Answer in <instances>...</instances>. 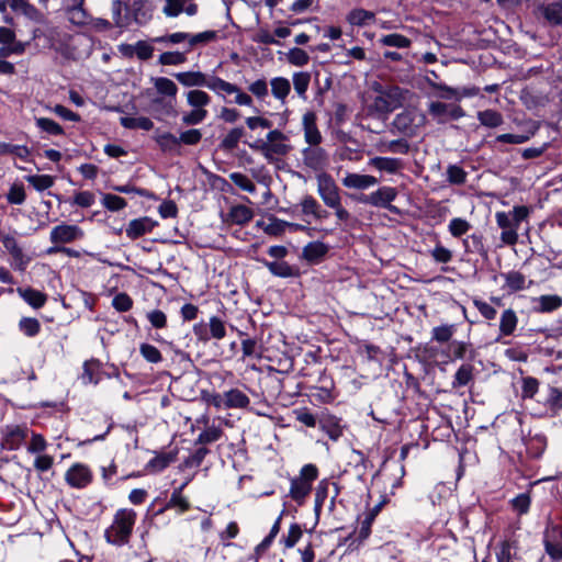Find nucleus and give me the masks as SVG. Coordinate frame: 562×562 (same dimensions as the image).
<instances>
[{"label": "nucleus", "instance_id": "nucleus-1", "mask_svg": "<svg viewBox=\"0 0 562 562\" xmlns=\"http://www.w3.org/2000/svg\"><path fill=\"white\" fill-rule=\"evenodd\" d=\"M378 94L367 106V119L381 121V127L386 126L390 113L402 106L403 91L396 86L376 89Z\"/></svg>", "mask_w": 562, "mask_h": 562}, {"label": "nucleus", "instance_id": "nucleus-2", "mask_svg": "<svg viewBox=\"0 0 562 562\" xmlns=\"http://www.w3.org/2000/svg\"><path fill=\"white\" fill-rule=\"evenodd\" d=\"M137 514L131 508L119 509L113 517L112 524L105 529V540L114 546L121 547L130 542L136 522Z\"/></svg>", "mask_w": 562, "mask_h": 562}, {"label": "nucleus", "instance_id": "nucleus-3", "mask_svg": "<svg viewBox=\"0 0 562 562\" xmlns=\"http://www.w3.org/2000/svg\"><path fill=\"white\" fill-rule=\"evenodd\" d=\"M529 216V209L525 205L514 206L510 212H497L495 220L502 228L501 240L509 246L518 241V229L520 224Z\"/></svg>", "mask_w": 562, "mask_h": 562}, {"label": "nucleus", "instance_id": "nucleus-4", "mask_svg": "<svg viewBox=\"0 0 562 562\" xmlns=\"http://www.w3.org/2000/svg\"><path fill=\"white\" fill-rule=\"evenodd\" d=\"M426 122L425 115L416 109H407L398 113L391 123L390 132L404 137H414Z\"/></svg>", "mask_w": 562, "mask_h": 562}, {"label": "nucleus", "instance_id": "nucleus-5", "mask_svg": "<svg viewBox=\"0 0 562 562\" xmlns=\"http://www.w3.org/2000/svg\"><path fill=\"white\" fill-rule=\"evenodd\" d=\"M317 476L318 469L316 465L312 463L305 464L301 469L299 476L291 479L289 496L299 505H302L306 497L310 495L312 491V484L317 479Z\"/></svg>", "mask_w": 562, "mask_h": 562}, {"label": "nucleus", "instance_id": "nucleus-6", "mask_svg": "<svg viewBox=\"0 0 562 562\" xmlns=\"http://www.w3.org/2000/svg\"><path fill=\"white\" fill-rule=\"evenodd\" d=\"M285 136L279 130L270 131L267 134V140H257L249 144V147L259 150L266 158H271L272 155H285L289 151V146L284 143Z\"/></svg>", "mask_w": 562, "mask_h": 562}, {"label": "nucleus", "instance_id": "nucleus-7", "mask_svg": "<svg viewBox=\"0 0 562 562\" xmlns=\"http://www.w3.org/2000/svg\"><path fill=\"white\" fill-rule=\"evenodd\" d=\"M209 89L217 94H235V103L238 105H252V98L248 93L241 91V89L236 85L225 81L220 77L211 76Z\"/></svg>", "mask_w": 562, "mask_h": 562}, {"label": "nucleus", "instance_id": "nucleus-8", "mask_svg": "<svg viewBox=\"0 0 562 562\" xmlns=\"http://www.w3.org/2000/svg\"><path fill=\"white\" fill-rule=\"evenodd\" d=\"M316 181L317 193L327 207L341 200L340 190L329 173H317Z\"/></svg>", "mask_w": 562, "mask_h": 562}, {"label": "nucleus", "instance_id": "nucleus-9", "mask_svg": "<svg viewBox=\"0 0 562 562\" xmlns=\"http://www.w3.org/2000/svg\"><path fill=\"white\" fill-rule=\"evenodd\" d=\"M302 156L304 165L318 173L325 172L324 170L329 165V156L327 151L318 145H311L304 148L302 150Z\"/></svg>", "mask_w": 562, "mask_h": 562}, {"label": "nucleus", "instance_id": "nucleus-10", "mask_svg": "<svg viewBox=\"0 0 562 562\" xmlns=\"http://www.w3.org/2000/svg\"><path fill=\"white\" fill-rule=\"evenodd\" d=\"M83 231L75 224L63 223L52 228L49 239L53 244H69L83 238Z\"/></svg>", "mask_w": 562, "mask_h": 562}, {"label": "nucleus", "instance_id": "nucleus-11", "mask_svg": "<svg viewBox=\"0 0 562 562\" xmlns=\"http://www.w3.org/2000/svg\"><path fill=\"white\" fill-rule=\"evenodd\" d=\"M0 240L5 250L12 256L14 268L24 271L30 262V258L23 252L16 238L10 234H1Z\"/></svg>", "mask_w": 562, "mask_h": 562}, {"label": "nucleus", "instance_id": "nucleus-12", "mask_svg": "<svg viewBox=\"0 0 562 562\" xmlns=\"http://www.w3.org/2000/svg\"><path fill=\"white\" fill-rule=\"evenodd\" d=\"M396 190L391 187H382L371 194L360 199L361 202L371 204L378 207L389 209L392 212H397V209L391 205V202L396 198Z\"/></svg>", "mask_w": 562, "mask_h": 562}, {"label": "nucleus", "instance_id": "nucleus-13", "mask_svg": "<svg viewBox=\"0 0 562 562\" xmlns=\"http://www.w3.org/2000/svg\"><path fill=\"white\" fill-rule=\"evenodd\" d=\"M65 480L70 486L82 488L91 482L92 473L87 465L76 463L66 472Z\"/></svg>", "mask_w": 562, "mask_h": 562}, {"label": "nucleus", "instance_id": "nucleus-14", "mask_svg": "<svg viewBox=\"0 0 562 562\" xmlns=\"http://www.w3.org/2000/svg\"><path fill=\"white\" fill-rule=\"evenodd\" d=\"M162 12L169 18L178 16L182 12L192 16L196 14L198 5L193 0H166Z\"/></svg>", "mask_w": 562, "mask_h": 562}, {"label": "nucleus", "instance_id": "nucleus-15", "mask_svg": "<svg viewBox=\"0 0 562 562\" xmlns=\"http://www.w3.org/2000/svg\"><path fill=\"white\" fill-rule=\"evenodd\" d=\"M156 226V222H154L151 218L144 216L140 218L132 220L127 227H126V236L134 240L142 236H144L147 233H150L154 227Z\"/></svg>", "mask_w": 562, "mask_h": 562}, {"label": "nucleus", "instance_id": "nucleus-16", "mask_svg": "<svg viewBox=\"0 0 562 562\" xmlns=\"http://www.w3.org/2000/svg\"><path fill=\"white\" fill-rule=\"evenodd\" d=\"M304 137L306 143L311 145H319L322 143V134L316 125V115L314 112H306L302 119Z\"/></svg>", "mask_w": 562, "mask_h": 562}, {"label": "nucleus", "instance_id": "nucleus-17", "mask_svg": "<svg viewBox=\"0 0 562 562\" xmlns=\"http://www.w3.org/2000/svg\"><path fill=\"white\" fill-rule=\"evenodd\" d=\"M26 436L27 428L20 426L10 427L2 439L1 446L7 450H16L22 446Z\"/></svg>", "mask_w": 562, "mask_h": 562}, {"label": "nucleus", "instance_id": "nucleus-18", "mask_svg": "<svg viewBox=\"0 0 562 562\" xmlns=\"http://www.w3.org/2000/svg\"><path fill=\"white\" fill-rule=\"evenodd\" d=\"M131 11L134 21L139 25H144L153 18L154 4L150 0H135L132 3Z\"/></svg>", "mask_w": 562, "mask_h": 562}, {"label": "nucleus", "instance_id": "nucleus-19", "mask_svg": "<svg viewBox=\"0 0 562 562\" xmlns=\"http://www.w3.org/2000/svg\"><path fill=\"white\" fill-rule=\"evenodd\" d=\"M329 247L323 241H311L302 249V258L310 263H319L327 255Z\"/></svg>", "mask_w": 562, "mask_h": 562}, {"label": "nucleus", "instance_id": "nucleus-20", "mask_svg": "<svg viewBox=\"0 0 562 562\" xmlns=\"http://www.w3.org/2000/svg\"><path fill=\"white\" fill-rule=\"evenodd\" d=\"M341 182L346 188L364 190L376 184L378 180L375 177L370 175L349 172L342 178Z\"/></svg>", "mask_w": 562, "mask_h": 562}, {"label": "nucleus", "instance_id": "nucleus-21", "mask_svg": "<svg viewBox=\"0 0 562 562\" xmlns=\"http://www.w3.org/2000/svg\"><path fill=\"white\" fill-rule=\"evenodd\" d=\"M176 79L184 87H206L209 88L211 76L201 71H184L175 75Z\"/></svg>", "mask_w": 562, "mask_h": 562}, {"label": "nucleus", "instance_id": "nucleus-22", "mask_svg": "<svg viewBox=\"0 0 562 562\" xmlns=\"http://www.w3.org/2000/svg\"><path fill=\"white\" fill-rule=\"evenodd\" d=\"M9 8L19 12L34 22H42L43 14L41 11L26 0H8Z\"/></svg>", "mask_w": 562, "mask_h": 562}, {"label": "nucleus", "instance_id": "nucleus-23", "mask_svg": "<svg viewBox=\"0 0 562 562\" xmlns=\"http://www.w3.org/2000/svg\"><path fill=\"white\" fill-rule=\"evenodd\" d=\"M533 302L537 304L533 308L538 313H551L562 306V297L557 294L541 295Z\"/></svg>", "mask_w": 562, "mask_h": 562}, {"label": "nucleus", "instance_id": "nucleus-24", "mask_svg": "<svg viewBox=\"0 0 562 562\" xmlns=\"http://www.w3.org/2000/svg\"><path fill=\"white\" fill-rule=\"evenodd\" d=\"M271 94L280 101L282 105L286 103V98L291 92L290 80L284 77H274L270 81Z\"/></svg>", "mask_w": 562, "mask_h": 562}, {"label": "nucleus", "instance_id": "nucleus-25", "mask_svg": "<svg viewBox=\"0 0 562 562\" xmlns=\"http://www.w3.org/2000/svg\"><path fill=\"white\" fill-rule=\"evenodd\" d=\"M226 409H245L249 406V397L239 389H231L225 392Z\"/></svg>", "mask_w": 562, "mask_h": 562}, {"label": "nucleus", "instance_id": "nucleus-26", "mask_svg": "<svg viewBox=\"0 0 562 562\" xmlns=\"http://www.w3.org/2000/svg\"><path fill=\"white\" fill-rule=\"evenodd\" d=\"M187 483H183L180 487L176 488L169 501L167 502L165 509H176L178 514H183L190 509L191 505L189 501L182 495V491Z\"/></svg>", "mask_w": 562, "mask_h": 562}, {"label": "nucleus", "instance_id": "nucleus-27", "mask_svg": "<svg viewBox=\"0 0 562 562\" xmlns=\"http://www.w3.org/2000/svg\"><path fill=\"white\" fill-rule=\"evenodd\" d=\"M155 140L164 153L180 154L179 137H177L176 135L169 132H165L161 134H157L155 136Z\"/></svg>", "mask_w": 562, "mask_h": 562}, {"label": "nucleus", "instance_id": "nucleus-28", "mask_svg": "<svg viewBox=\"0 0 562 562\" xmlns=\"http://www.w3.org/2000/svg\"><path fill=\"white\" fill-rule=\"evenodd\" d=\"M346 20L348 23L355 26H366L372 23L375 20V14L372 11H368L361 8H357L351 10Z\"/></svg>", "mask_w": 562, "mask_h": 562}, {"label": "nucleus", "instance_id": "nucleus-29", "mask_svg": "<svg viewBox=\"0 0 562 562\" xmlns=\"http://www.w3.org/2000/svg\"><path fill=\"white\" fill-rule=\"evenodd\" d=\"M266 267L268 270L277 277L281 278H292L299 276V269L295 267H292L285 261H265Z\"/></svg>", "mask_w": 562, "mask_h": 562}, {"label": "nucleus", "instance_id": "nucleus-30", "mask_svg": "<svg viewBox=\"0 0 562 562\" xmlns=\"http://www.w3.org/2000/svg\"><path fill=\"white\" fill-rule=\"evenodd\" d=\"M369 165L380 171H385L387 173L397 172L402 166L400 159L391 157H374L369 160Z\"/></svg>", "mask_w": 562, "mask_h": 562}, {"label": "nucleus", "instance_id": "nucleus-31", "mask_svg": "<svg viewBox=\"0 0 562 562\" xmlns=\"http://www.w3.org/2000/svg\"><path fill=\"white\" fill-rule=\"evenodd\" d=\"M18 292L20 296L32 307L34 308H41L46 303V295L37 290H34L32 288L26 289H18Z\"/></svg>", "mask_w": 562, "mask_h": 562}, {"label": "nucleus", "instance_id": "nucleus-32", "mask_svg": "<svg viewBox=\"0 0 562 562\" xmlns=\"http://www.w3.org/2000/svg\"><path fill=\"white\" fill-rule=\"evenodd\" d=\"M186 97L187 103L191 108L205 109L211 103V97L203 90H189Z\"/></svg>", "mask_w": 562, "mask_h": 562}, {"label": "nucleus", "instance_id": "nucleus-33", "mask_svg": "<svg viewBox=\"0 0 562 562\" xmlns=\"http://www.w3.org/2000/svg\"><path fill=\"white\" fill-rule=\"evenodd\" d=\"M245 135V130L241 126L232 128L221 140L220 147L223 150L232 151L237 146Z\"/></svg>", "mask_w": 562, "mask_h": 562}, {"label": "nucleus", "instance_id": "nucleus-34", "mask_svg": "<svg viewBox=\"0 0 562 562\" xmlns=\"http://www.w3.org/2000/svg\"><path fill=\"white\" fill-rule=\"evenodd\" d=\"M120 123L123 127L128 130H143L150 131L154 127V123L146 116L128 117L122 116Z\"/></svg>", "mask_w": 562, "mask_h": 562}, {"label": "nucleus", "instance_id": "nucleus-35", "mask_svg": "<svg viewBox=\"0 0 562 562\" xmlns=\"http://www.w3.org/2000/svg\"><path fill=\"white\" fill-rule=\"evenodd\" d=\"M518 318L516 313L512 310H505L501 316L499 331L504 336L512 335L517 327Z\"/></svg>", "mask_w": 562, "mask_h": 562}, {"label": "nucleus", "instance_id": "nucleus-36", "mask_svg": "<svg viewBox=\"0 0 562 562\" xmlns=\"http://www.w3.org/2000/svg\"><path fill=\"white\" fill-rule=\"evenodd\" d=\"M293 87L302 100H306V92L311 82V75L307 71L294 72L292 77Z\"/></svg>", "mask_w": 562, "mask_h": 562}, {"label": "nucleus", "instance_id": "nucleus-37", "mask_svg": "<svg viewBox=\"0 0 562 562\" xmlns=\"http://www.w3.org/2000/svg\"><path fill=\"white\" fill-rule=\"evenodd\" d=\"M505 285L512 291L517 292L527 289L526 277L519 271H510L504 274Z\"/></svg>", "mask_w": 562, "mask_h": 562}, {"label": "nucleus", "instance_id": "nucleus-38", "mask_svg": "<svg viewBox=\"0 0 562 562\" xmlns=\"http://www.w3.org/2000/svg\"><path fill=\"white\" fill-rule=\"evenodd\" d=\"M254 217V212L245 205H235L229 211V218L233 223L243 225L250 222Z\"/></svg>", "mask_w": 562, "mask_h": 562}, {"label": "nucleus", "instance_id": "nucleus-39", "mask_svg": "<svg viewBox=\"0 0 562 562\" xmlns=\"http://www.w3.org/2000/svg\"><path fill=\"white\" fill-rule=\"evenodd\" d=\"M30 154L31 150L24 145L0 143V155H13L22 160L27 161Z\"/></svg>", "mask_w": 562, "mask_h": 562}, {"label": "nucleus", "instance_id": "nucleus-40", "mask_svg": "<svg viewBox=\"0 0 562 562\" xmlns=\"http://www.w3.org/2000/svg\"><path fill=\"white\" fill-rule=\"evenodd\" d=\"M477 120L486 127H497L503 123V115L495 110H485L477 113Z\"/></svg>", "mask_w": 562, "mask_h": 562}, {"label": "nucleus", "instance_id": "nucleus-41", "mask_svg": "<svg viewBox=\"0 0 562 562\" xmlns=\"http://www.w3.org/2000/svg\"><path fill=\"white\" fill-rule=\"evenodd\" d=\"M154 86H155L157 92L160 94H164V95H167L170 98H175L177 95L178 87L169 78L158 77V78L154 79Z\"/></svg>", "mask_w": 562, "mask_h": 562}, {"label": "nucleus", "instance_id": "nucleus-42", "mask_svg": "<svg viewBox=\"0 0 562 562\" xmlns=\"http://www.w3.org/2000/svg\"><path fill=\"white\" fill-rule=\"evenodd\" d=\"M66 12H67L68 21L74 25L82 26V25H86L90 20V16L87 13V11L83 9V5L82 7H67Z\"/></svg>", "mask_w": 562, "mask_h": 562}, {"label": "nucleus", "instance_id": "nucleus-43", "mask_svg": "<svg viewBox=\"0 0 562 562\" xmlns=\"http://www.w3.org/2000/svg\"><path fill=\"white\" fill-rule=\"evenodd\" d=\"M25 179L36 191L47 190L55 183V178L49 175H32Z\"/></svg>", "mask_w": 562, "mask_h": 562}, {"label": "nucleus", "instance_id": "nucleus-44", "mask_svg": "<svg viewBox=\"0 0 562 562\" xmlns=\"http://www.w3.org/2000/svg\"><path fill=\"white\" fill-rule=\"evenodd\" d=\"M380 43L384 46L406 48V47L411 46L412 41L402 34L392 33V34L383 35L380 38Z\"/></svg>", "mask_w": 562, "mask_h": 562}, {"label": "nucleus", "instance_id": "nucleus-45", "mask_svg": "<svg viewBox=\"0 0 562 562\" xmlns=\"http://www.w3.org/2000/svg\"><path fill=\"white\" fill-rule=\"evenodd\" d=\"M217 40V32L216 31H204L198 34H190L189 33V48L188 52L198 45H205L207 43L214 42Z\"/></svg>", "mask_w": 562, "mask_h": 562}, {"label": "nucleus", "instance_id": "nucleus-46", "mask_svg": "<svg viewBox=\"0 0 562 562\" xmlns=\"http://www.w3.org/2000/svg\"><path fill=\"white\" fill-rule=\"evenodd\" d=\"M176 460V454L169 453H160L153 458L147 468L155 472H160L166 469L169 464H171Z\"/></svg>", "mask_w": 562, "mask_h": 562}, {"label": "nucleus", "instance_id": "nucleus-47", "mask_svg": "<svg viewBox=\"0 0 562 562\" xmlns=\"http://www.w3.org/2000/svg\"><path fill=\"white\" fill-rule=\"evenodd\" d=\"M542 14L550 23L562 24V4L550 3L542 9Z\"/></svg>", "mask_w": 562, "mask_h": 562}, {"label": "nucleus", "instance_id": "nucleus-48", "mask_svg": "<svg viewBox=\"0 0 562 562\" xmlns=\"http://www.w3.org/2000/svg\"><path fill=\"white\" fill-rule=\"evenodd\" d=\"M228 177L231 181L239 189L249 193L256 192L255 183L246 175L240 172H232Z\"/></svg>", "mask_w": 562, "mask_h": 562}, {"label": "nucleus", "instance_id": "nucleus-49", "mask_svg": "<svg viewBox=\"0 0 562 562\" xmlns=\"http://www.w3.org/2000/svg\"><path fill=\"white\" fill-rule=\"evenodd\" d=\"M207 114L206 109L192 108L190 112L182 115L181 121L184 125H198L206 119Z\"/></svg>", "mask_w": 562, "mask_h": 562}, {"label": "nucleus", "instance_id": "nucleus-50", "mask_svg": "<svg viewBox=\"0 0 562 562\" xmlns=\"http://www.w3.org/2000/svg\"><path fill=\"white\" fill-rule=\"evenodd\" d=\"M515 557L516 549L514 544L509 541H503L496 551L497 562H514Z\"/></svg>", "mask_w": 562, "mask_h": 562}, {"label": "nucleus", "instance_id": "nucleus-51", "mask_svg": "<svg viewBox=\"0 0 562 562\" xmlns=\"http://www.w3.org/2000/svg\"><path fill=\"white\" fill-rule=\"evenodd\" d=\"M187 57L183 52H165L159 56V64L164 66H176L186 63Z\"/></svg>", "mask_w": 562, "mask_h": 562}, {"label": "nucleus", "instance_id": "nucleus-52", "mask_svg": "<svg viewBox=\"0 0 562 562\" xmlns=\"http://www.w3.org/2000/svg\"><path fill=\"white\" fill-rule=\"evenodd\" d=\"M201 397L207 405L214 406L216 409H226L225 392L221 394L203 391Z\"/></svg>", "mask_w": 562, "mask_h": 562}, {"label": "nucleus", "instance_id": "nucleus-53", "mask_svg": "<svg viewBox=\"0 0 562 562\" xmlns=\"http://www.w3.org/2000/svg\"><path fill=\"white\" fill-rule=\"evenodd\" d=\"M36 126L41 128L43 132H46L49 135H63V127L52 119L47 117H38L36 119Z\"/></svg>", "mask_w": 562, "mask_h": 562}, {"label": "nucleus", "instance_id": "nucleus-54", "mask_svg": "<svg viewBox=\"0 0 562 562\" xmlns=\"http://www.w3.org/2000/svg\"><path fill=\"white\" fill-rule=\"evenodd\" d=\"M211 337L222 340L226 336L225 323L217 316H212L209 322Z\"/></svg>", "mask_w": 562, "mask_h": 562}, {"label": "nucleus", "instance_id": "nucleus-55", "mask_svg": "<svg viewBox=\"0 0 562 562\" xmlns=\"http://www.w3.org/2000/svg\"><path fill=\"white\" fill-rule=\"evenodd\" d=\"M20 329L29 337H34L40 333L41 324L36 318L23 317L19 323Z\"/></svg>", "mask_w": 562, "mask_h": 562}, {"label": "nucleus", "instance_id": "nucleus-56", "mask_svg": "<svg viewBox=\"0 0 562 562\" xmlns=\"http://www.w3.org/2000/svg\"><path fill=\"white\" fill-rule=\"evenodd\" d=\"M286 59L291 65L302 67L308 63L310 56L305 50L294 47L286 54Z\"/></svg>", "mask_w": 562, "mask_h": 562}, {"label": "nucleus", "instance_id": "nucleus-57", "mask_svg": "<svg viewBox=\"0 0 562 562\" xmlns=\"http://www.w3.org/2000/svg\"><path fill=\"white\" fill-rule=\"evenodd\" d=\"M102 204L109 211L116 212L124 209L127 203L123 198L119 195L106 193L102 198Z\"/></svg>", "mask_w": 562, "mask_h": 562}, {"label": "nucleus", "instance_id": "nucleus-58", "mask_svg": "<svg viewBox=\"0 0 562 562\" xmlns=\"http://www.w3.org/2000/svg\"><path fill=\"white\" fill-rule=\"evenodd\" d=\"M222 429L218 427H209L204 431H202L196 441L195 445H206L214 441H217L222 437Z\"/></svg>", "mask_w": 562, "mask_h": 562}, {"label": "nucleus", "instance_id": "nucleus-59", "mask_svg": "<svg viewBox=\"0 0 562 562\" xmlns=\"http://www.w3.org/2000/svg\"><path fill=\"white\" fill-rule=\"evenodd\" d=\"M179 137V144H184L189 146H194L199 144L202 139V133L198 128H191L187 130L180 133Z\"/></svg>", "mask_w": 562, "mask_h": 562}, {"label": "nucleus", "instance_id": "nucleus-60", "mask_svg": "<svg viewBox=\"0 0 562 562\" xmlns=\"http://www.w3.org/2000/svg\"><path fill=\"white\" fill-rule=\"evenodd\" d=\"M303 532L302 528L297 524L290 526L288 535L282 538L285 548H293L301 539Z\"/></svg>", "mask_w": 562, "mask_h": 562}, {"label": "nucleus", "instance_id": "nucleus-61", "mask_svg": "<svg viewBox=\"0 0 562 562\" xmlns=\"http://www.w3.org/2000/svg\"><path fill=\"white\" fill-rule=\"evenodd\" d=\"M146 318L156 329H161L167 326V315L160 310H151L147 312Z\"/></svg>", "mask_w": 562, "mask_h": 562}, {"label": "nucleus", "instance_id": "nucleus-62", "mask_svg": "<svg viewBox=\"0 0 562 562\" xmlns=\"http://www.w3.org/2000/svg\"><path fill=\"white\" fill-rule=\"evenodd\" d=\"M139 351L148 362L158 363L162 359L160 351L153 345L142 344Z\"/></svg>", "mask_w": 562, "mask_h": 562}, {"label": "nucleus", "instance_id": "nucleus-63", "mask_svg": "<svg viewBox=\"0 0 562 562\" xmlns=\"http://www.w3.org/2000/svg\"><path fill=\"white\" fill-rule=\"evenodd\" d=\"M248 90L252 93L257 99L263 100L268 97V82L266 79H258L249 85Z\"/></svg>", "mask_w": 562, "mask_h": 562}, {"label": "nucleus", "instance_id": "nucleus-64", "mask_svg": "<svg viewBox=\"0 0 562 562\" xmlns=\"http://www.w3.org/2000/svg\"><path fill=\"white\" fill-rule=\"evenodd\" d=\"M112 305L119 312H127L133 306V300L126 293H119L113 297Z\"/></svg>", "mask_w": 562, "mask_h": 562}]
</instances>
